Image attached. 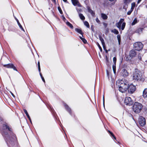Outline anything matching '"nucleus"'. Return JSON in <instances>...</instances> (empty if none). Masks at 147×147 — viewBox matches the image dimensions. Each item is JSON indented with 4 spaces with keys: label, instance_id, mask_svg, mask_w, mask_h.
Segmentation results:
<instances>
[{
    "label": "nucleus",
    "instance_id": "5701e85b",
    "mask_svg": "<svg viewBox=\"0 0 147 147\" xmlns=\"http://www.w3.org/2000/svg\"><path fill=\"white\" fill-rule=\"evenodd\" d=\"M84 24L87 28H89L90 27L89 25L88 22L87 21H85L84 22Z\"/></svg>",
    "mask_w": 147,
    "mask_h": 147
},
{
    "label": "nucleus",
    "instance_id": "a18cd8bd",
    "mask_svg": "<svg viewBox=\"0 0 147 147\" xmlns=\"http://www.w3.org/2000/svg\"><path fill=\"white\" fill-rule=\"evenodd\" d=\"M80 38L82 40V39L83 38H82V36H79Z\"/></svg>",
    "mask_w": 147,
    "mask_h": 147
},
{
    "label": "nucleus",
    "instance_id": "8fccbe9b",
    "mask_svg": "<svg viewBox=\"0 0 147 147\" xmlns=\"http://www.w3.org/2000/svg\"><path fill=\"white\" fill-rule=\"evenodd\" d=\"M40 76L41 77L42 76L40 73Z\"/></svg>",
    "mask_w": 147,
    "mask_h": 147
},
{
    "label": "nucleus",
    "instance_id": "bb28decb",
    "mask_svg": "<svg viewBox=\"0 0 147 147\" xmlns=\"http://www.w3.org/2000/svg\"><path fill=\"white\" fill-rule=\"evenodd\" d=\"M124 2L126 3H129L132 1V0H124Z\"/></svg>",
    "mask_w": 147,
    "mask_h": 147
},
{
    "label": "nucleus",
    "instance_id": "ddd939ff",
    "mask_svg": "<svg viewBox=\"0 0 147 147\" xmlns=\"http://www.w3.org/2000/svg\"><path fill=\"white\" fill-rule=\"evenodd\" d=\"M4 66L8 68H12L15 70V67L12 64H8L7 65H4Z\"/></svg>",
    "mask_w": 147,
    "mask_h": 147
},
{
    "label": "nucleus",
    "instance_id": "423d86ee",
    "mask_svg": "<svg viewBox=\"0 0 147 147\" xmlns=\"http://www.w3.org/2000/svg\"><path fill=\"white\" fill-rule=\"evenodd\" d=\"M125 103L127 105H130L133 103V101L130 97H126L124 100Z\"/></svg>",
    "mask_w": 147,
    "mask_h": 147
},
{
    "label": "nucleus",
    "instance_id": "09e8293b",
    "mask_svg": "<svg viewBox=\"0 0 147 147\" xmlns=\"http://www.w3.org/2000/svg\"><path fill=\"white\" fill-rule=\"evenodd\" d=\"M26 115L27 116V115H29L28 113H26Z\"/></svg>",
    "mask_w": 147,
    "mask_h": 147
},
{
    "label": "nucleus",
    "instance_id": "6e6552de",
    "mask_svg": "<svg viewBox=\"0 0 147 147\" xmlns=\"http://www.w3.org/2000/svg\"><path fill=\"white\" fill-rule=\"evenodd\" d=\"M128 91L131 93H133L136 90V86L133 84H130L128 88Z\"/></svg>",
    "mask_w": 147,
    "mask_h": 147
},
{
    "label": "nucleus",
    "instance_id": "aec40b11",
    "mask_svg": "<svg viewBox=\"0 0 147 147\" xmlns=\"http://www.w3.org/2000/svg\"><path fill=\"white\" fill-rule=\"evenodd\" d=\"M79 16L80 18L82 20H84L85 19V17L82 14H79Z\"/></svg>",
    "mask_w": 147,
    "mask_h": 147
},
{
    "label": "nucleus",
    "instance_id": "dca6fc26",
    "mask_svg": "<svg viewBox=\"0 0 147 147\" xmlns=\"http://www.w3.org/2000/svg\"><path fill=\"white\" fill-rule=\"evenodd\" d=\"M75 31L76 32H78V33L81 34L82 36H83V35L82 34V32L80 29H78V28H76Z\"/></svg>",
    "mask_w": 147,
    "mask_h": 147
},
{
    "label": "nucleus",
    "instance_id": "f704fd0d",
    "mask_svg": "<svg viewBox=\"0 0 147 147\" xmlns=\"http://www.w3.org/2000/svg\"><path fill=\"white\" fill-rule=\"evenodd\" d=\"M109 132L112 136H114V134H113V133L110 131H109Z\"/></svg>",
    "mask_w": 147,
    "mask_h": 147
},
{
    "label": "nucleus",
    "instance_id": "37998d69",
    "mask_svg": "<svg viewBox=\"0 0 147 147\" xmlns=\"http://www.w3.org/2000/svg\"><path fill=\"white\" fill-rule=\"evenodd\" d=\"M24 111L25 114H26L27 113H28L26 110V109H24Z\"/></svg>",
    "mask_w": 147,
    "mask_h": 147
},
{
    "label": "nucleus",
    "instance_id": "412c9836",
    "mask_svg": "<svg viewBox=\"0 0 147 147\" xmlns=\"http://www.w3.org/2000/svg\"><path fill=\"white\" fill-rule=\"evenodd\" d=\"M116 64H114L113 65V69L114 72V73L115 74L116 73Z\"/></svg>",
    "mask_w": 147,
    "mask_h": 147
},
{
    "label": "nucleus",
    "instance_id": "4468645a",
    "mask_svg": "<svg viewBox=\"0 0 147 147\" xmlns=\"http://www.w3.org/2000/svg\"><path fill=\"white\" fill-rule=\"evenodd\" d=\"M143 30V28H140L136 30V32L137 33H140L142 32Z\"/></svg>",
    "mask_w": 147,
    "mask_h": 147
},
{
    "label": "nucleus",
    "instance_id": "a19ab883",
    "mask_svg": "<svg viewBox=\"0 0 147 147\" xmlns=\"http://www.w3.org/2000/svg\"><path fill=\"white\" fill-rule=\"evenodd\" d=\"M138 58L140 60H141V55H140V56L139 55Z\"/></svg>",
    "mask_w": 147,
    "mask_h": 147
},
{
    "label": "nucleus",
    "instance_id": "2eb2a0df",
    "mask_svg": "<svg viewBox=\"0 0 147 147\" xmlns=\"http://www.w3.org/2000/svg\"><path fill=\"white\" fill-rule=\"evenodd\" d=\"M131 11H133L134 9L136 6V3L135 2H133L131 3Z\"/></svg>",
    "mask_w": 147,
    "mask_h": 147
},
{
    "label": "nucleus",
    "instance_id": "f3484780",
    "mask_svg": "<svg viewBox=\"0 0 147 147\" xmlns=\"http://www.w3.org/2000/svg\"><path fill=\"white\" fill-rule=\"evenodd\" d=\"M101 16L102 18L104 20L106 19L107 18V16L104 13H102Z\"/></svg>",
    "mask_w": 147,
    "mask_h": 147
},
{
    "label": "nucleus",
    "instance_id": "0eeeda50",
    "mask_svg": "<svg viewBox=\"0 0 147 147\" xmlns=\"http://www.w3.org/2000/svg\"><path fill=\"white\" fill-rule=\"evenodd\" d=\"M139 122L141 126H144L146 124V121L145 118L142 116L140 117L139 119Z\"/></svg>",
    "mask_w": 147,
    "mask_h": 147
},
{
    "label": "nucleus",
    "instance_id": "7ed1b4c3",
    "mask_svg": "<svg viewBox=\"0 0 147 147\" xmlns=\"http://www.w3.org/2000/svg\"><path fill=\"white\" fill-rule=\"evenodd\" d=\"M142 107V105L141 103L136 102L133 106V110L135 113H138L141 111Z\"/></svg>",
    "mask_w": 147,
    "mask_h": 147
},
{
    "label": "nucleus",
    "instance_id": "a211bd4d",
    "mask_svg": "<svg viewBox=\"0 0 147 147\" xmlns=\"http://www.w3.org/2000/svg\"><path fill=\"white\" fill-rule=\"evenodd\" d=\"M66 24L69 27L73 29V26L69 22H67L66 23Z\"/></svg>",
    "mask_w": 147,
    "mask_h": 147
},
{
    "label": "nucleus",
    "instance_id": "9b49d317",
    "mask_svg": "<svg viewBox=\"0 0 147 147\" xmlns=\"http://www.w3.org/2000/svg\"><path fill=\"white\" fill-rule=\"evenodd\" d=\"M122 74H123V76L124 77H127L128 75V73L125 69H123L122 71Z\"/></svg>",
    "mask_w": 147,
    "mask_h": 147
},
{
    "label": "nucleus",
    "instance_id": "4c0bfd02",
    "mask_svg": "<svg viewBox=\"0 0 147 147\" xmlns=\"http://www.w3.org/2000/svg\"><path fill=\"white\" fill-rule=\"evenodd\" d=\"M10 93L11 94V95L13 97H15V96L13 94L12 92H11L10 91Z\"/></svg>",
    "mask_w": 147,
    "mask_h": 147
},
{
    "label": "nucleus",
    "instance_id": "9d476101",
    "mask_svg": "<svg viewBox=\"0 0 147 147\" xmlns=\"http://www.w3.org/2000/svg\"><path fill=\"white\" fill-rule=\"evenodd\" d=\"M136 55V52L134 50H131L130 52L129 55L130 57H134Z\"/></svg>",
    "mask_w": 147,
    "mask_h": 147
},
{
    "label": "nucleus",
    "instance_id": "ea45409f",
    "mask_svg": "<svg viewBox=\"0 0 147 147\" xmlns=\"http://www.w3.org/2000/svg\"><path fill=\"white\" fill-rule=\"evenodd\" d=\"M27 116L28 117L29 119L30 120V121L31 122V119H30V117L29 116V115H27Z\"/></svg>",
    "mask_w": 147,
    "mask_h": 147
},
{
    "label": "nucleus",
    "instance_id": "f8f14e48",
    "mask_svg": "<svg viewBox=\"0 0 147 147\" xmlns=\"http://www.w3.org/2000/svg\"><path fill=\"white\" fill-rule=\"evenodd\" d=\"M143 96L144 98L147 97V88H145L143 92Z\"/></svg>",
    "mask_w": 147,
    "mask_h": 147
},
{
    "label": "nucleus",
    "instance_id": "f03ea898",
    "mask_svg": "<svg viewBox=\"0 0 147 147\" xmlns=\"http://www.w3.org/2000/svg\"><path fill=\"white\" fill-rule=\"evenodd\" d=\"M133 79L137 81H143L144 78L143 73L138 69H136L133 74Z\"/></svg>",
    "mask_w": 147,
    "mask_h": 147
},
{
    "label": "nucleus",
    "instance_id": "20e7f679",
    "mask_svg": "<svg viewBox=\"0 0 147 147\" xmlns=\"http://www.w3.org/2000/svg\"><path fill=\"white\" fill-rule=\"evenodd\" d=\"M124 21V19H121L119 22L116 24V26L119 29H121L122 30H123L125 26V23L123 22Z\"/></svg>",
    "mask_w": 147,
    "mask_h": 147
},
{
    "label": "nucleus",
    "instance_id": "b1692460",
    "mask_svg": "<svg viewBox=\"0 0 147 147\" xmlns=\"http://www.w3.org/2000/svg\"><path fill=\"white\" fill-rule=\"evenodd\" d=\"M100 40L101 42L103 47H105V44L103 39L102 38H100Z\"/></svg>",
    "mask_w": 147,
    "mask_h": 147
},
{
    "label": "nucleus",
    "instance_id": "393cba45",
    "mask_svg": "<svg viewBox=\"0 0 147 147\" xmlns=\"http://www.w3.org/2000/svg\"><path fill=\"white\" fill-rule=\"evenodd\" d=\"M89 12L92 15L94 16V11L92 10H88Z\"/></svg>",
    "mask_w": 147,
    "mask_h": 147
},
{
    "label": "nucleus",
    "instance_id": "6ab92c4d",
    "mask_svg": "<svg viewBox=\"0 0 147 147\" xmlns=\"http://www.w3.org/2000/svg\"><path fill=\"white\" fill-rule=\"evenodd\" d=\"M137 23V20L136 18H135L132 22L131 24L132 26L135 25Z\"/></svg>",
    "mask_w": 147,
    "mask_h": 147
},
{
    "label": "nucleus",
    "instance_id": "79ce46f5",
    "mask_svg": "<svg viewBox=\"0 0 147 147\" xmlns=\"http://www.w3.org/2000/svg\"><path fill=\"white\" fill-rule=\"evenodd\" d=\"M142 0H138L137 1V4H139L140 2Z\"/></svg>",
    "mask_w": 147,
    "mask_h": 147
},
{
    "label": "nucleus",
    "instance_id": "7c9ffc66",
    "mask_svg": "<svg viewBox=\"0 0 147 147\" xmlns=\"http://www.w3.org/2000/svg\"><path fill=\"white\" fill-rule=\"evenodd\" d=\"M38 70H39V71H40V66L39 62H38Z\"/></svg>",
    "mask_w": 147,
    "mask_h": 147
},
{
    "label": "nucleus",
    "instance_id": "c756f323",
    "mask_svg": "<svg viewBox=\"0 0 147 147\" xmlns=\"http://www.w3.org/2000/svg\"><path fill=\"white\" fill-rule=\"evenodd\" d=\"M97 45H98V47H99L100 51L102 52V49L100 45L98 43Z\"/></svg>",
    "mask_w": 147,
    "mask_h": 147
},
{
    "label": "nucleus",
    "instance_id": "4be33fe9",
    "mask_svg": "<svg viewBox=\"0 0 147 147\" xmlns=\"http://www.w3.org/2000/svg\"><path fill=\"white\" fill-rule=\"evenodd\" d=\"M112 32L116 34H118L119 33L118 30L115 29H114L112 30Z\"/></svg>",
    "mask_w": 147,
    "mask_h": 147
},
{
    "label": "nucleus",
    "instance_id": "58836bf2",
    "mask_svg": "<svg viewBox=\"0 0 147 147\" xmlns=\"http://www.w3.org/2000/svg\"><path fill=\"white\" fill-rule=\"evenodd\" d=\"M27 116L28 117L29 119L30 120V121L31 122V119H30V117L29 116V115H27Z\"/></svg>",
    "mask_w": 147,
    "mask_h": 147
},
{
    "label": "nucleus",
    "instance_id": "49530a36",
    "mask_svg": "<svg viewBox=\"0 0 147 147\" xmlns=\"http://www.w3.org/2000/svg\"><path fill=\"white\" fill-rule=\"evenodd\" d=\"M64 2H67V0H63Z\"/></svg>",
    "mask_w": 147,
    "mask_h": 147
},
{
    "label": "nucleus",
    "instance_id": "864d4df0",
    "mask_svg": "<svg viewBox=\"0 0 147 147\" xmlns=\"http://www.w3.org/2000/svg\"><path fill=\"white\" fill-rule=\"evenodd\" d=\"M119 40V43L120 42H119V40Z\"/></svg>",
    "mask_w": 147,
    "mask_h": 147
},
{
    "label": "nucleus",
    "instance_id": "473e14b6",
    "mask_svg": "<svg viewBox=\"0 0 147 147\" xmlns=\"http://www.w3.org/2000/svg\"><path fill=\"white\" fill-rule=\"evenodd\" d=\"M58 9L59 10L60 13H62V10H61V8L59 7H58Z\"/></svg>",
    "mask_w": 147,
    "mask_h": 147
},
{
    "label": "nucleus",
    "instance_id": "1a4fd4ad",
    "mask_svg": "<svg viewBox=\"0 0 147 147\" xmlns=\"http://www.w3.org/2000/svg\"><path fill=\"white\" fill-rule=\"evenodd\" d=\"M71 1L73 5L75 6H78L79 7L81 6L78 0H71Z\"/></svg>",
    "mask_w": 147,
    "mask_h": 147
},
{
    "label": "nucleus",
    "instance_id": "c85d7f7f",
    "mask_svg": "<svg viewBox=\"0 0 147 147\" xmlns=\"http://www.w3.org/2000/svg\"><path fill=\"white\" fill-rule=\"evenodd\" d=\"M82 41L84 43H86L87 41L85 39L83 38L82 39Z\"/></svg>",
    "mask_w": 147,
    "mask_h": 147
},
{
    "label": "nucleus",
    "instance_id": "3c124183",
    "mask_svg": "<svg viewBox=\"0 0 147 147\" xmlns=\"http://www.w3.org/2000/svg\"><path fill=\"white\" fill-rule=\"evenodd\" d=\"M53 1L54 2H55V0H53Z\"/></svg>",
    "mask_w": 147,
    "mask_h": 147
},
{
    "label": "nucleus",
    "instance_id": "603ef678",
    "mask_svg": "<svg viewBox=\"0 0 147 147\" xmlns=\"http://www.w3.org/2000/svg\"><path fill=\"white\" fill-rule=\"evenodd\" d=\"M109 0L110 1H113L114 0Z\"/></svg>",
    "mask_w": 147,
    "mask_h": 147
},
{
    "label": "nucleus",
    "instance_id": "39448f33",
    "mask_svg": "<svg viewBox=\"0 0 147 147\" xmlns=\"http://www.w3.org/2000/svg\"><path fill=\"white\" fill-rule=\"evenodd\" d=\"M134 46L136 50L139 51L142 49L143 45L141 42H136L134 44Z\"/></svg>",
    "mask_w": 147,
    "mask_h": 147
},
{
    "label": "nucleus",
    "instance_id": "c9c22d12",
    "mask_svg": "<svg viewBox=\"0 0 147 147\" xmlns=\"http://www.w3.org/2000/svg\"><path fill=\"white\" fill-rule=\"evenodd\" d=\"M103 104L104 106V104H105V98L104 96H103Z\"/></svg>",
    "mask_w": 147,
    "mask_h": 147
},
{
    "label": "nucleus",
    "instance_id": "f257e3e1",
    "mask_svg": "<svg viewBox=\"0 0 147 147\" xmlns=\"http://www.w3.org/2000/svg\"><path fill=\"white\" fill-rule=\"evenodd\" d=\"M116 84L118 87L119 91L122 93L126 92L128 88V83L125 79H118L116 81Z\"/></svg>",
    "mask_w": 147,
    "mask_h": 147
},
{
    "label": "nucleus",
    "instance_id": "cd10ccee",
    "mask_svg": "<svg viewBox=\"0 0 147 147\" xmlns=\"http://www.w3.org/2000/svg\"><path fill=\"white\" fill-rule=\"evenodd\" d=\"M17 22H18V24L19 26L20 27V28H22V30H23V28L22 27V26L21 25V24H20V23L19 22H18V20Z\"/></svg>",
    "mask_w": 147,
    "mask_h": 147
},
{
    "label": "nucleus",
    "instance_id": "de8ad7c7",
    "mask_svg": "<svg viewBox=\"0 0 147 147\" xmlns=\"http://www.w3.org/2000/svg\"><path fill=\"white\" fill-rule=\"evenodd\" d=\"M113 138L115 139H116V138L115 137V136H113Z\"/></svg>",
    "mask_w": 147,
    "mask_h": 147
},
{
    "label": "nucleus",
    "instance_id": "a878e982",
    "mask_svg": "<svg viewBox=\"0 0 147 147\" xmlns=\"http://www.w3.org/2000/svg\"><path fill=\"white\" fill-rule=\"evenodd\" d=\"M116 58L115 57H114L113 58V62L114 63V64H116Z\"/></svg>",
    "mask_w": 147,
    "mask_h": 147
},
{
    "label": "nucleus",
    "instance_id": "72a5a7b5",
    "mask_svg": "<svg viewBox=\"0 0 147 147\" xmlns=\"http://www.w3.org/2000/svg\"><path fill=\"white\" fill-rule=\"evenodd\" d=\"M95 20L96 22L98 23H99L100 22L99 20H98V18H96L95 19Z\"/></svg>",
    "mask_w": 147,
    "mask_h": 147
},
{
    "label": "nucleus",
    "instance_id": "c03bdc74",
    "mask_svg": "<svg viewBox=\"0 0 147 147\" xmlns=\"http://www.w3.org/2000/svg\"><path fill=\"white\" fill-rule=\"evenodd\" d=\"M63 20L64 21L65 20V18L64 17H63Z\"/></svg>",
    "mask_w": 147,
    "mask_h": 147
},
{
    "label": "nucleus",
    "instance_id": "2f4dec72",
    "mask_svg": "<svg viewBox=\"0 0 147 147\" xmlns=\"http://www.w3.org/2000/svg\"><path fill=\"white\" fill-rule=\"evenodd\" d=\"M133 11H131V9H130V10L129 11L127 12V14L128 15H130L131 13V12H132Z\"/></svg>",
    "mask_w": 147,
    "mask_h": 147
},
{
    "label": "nucleus",
    "instance_id": "e433bc0d",
    "mask_svg": "<svg viewBox=\"0 0 147 147\" xmlns=\"http://www.w3.org/2000/svg\"><path fill=\"white\" fill-rule=\"evenodd\" d=\"M41 78L42 80V81L44 82H45V80L44 79V78H43V76H42L41 77Z\"/></svg>",
    "mask_w": 147,
    "mask_h": 147
}]
</instances>
